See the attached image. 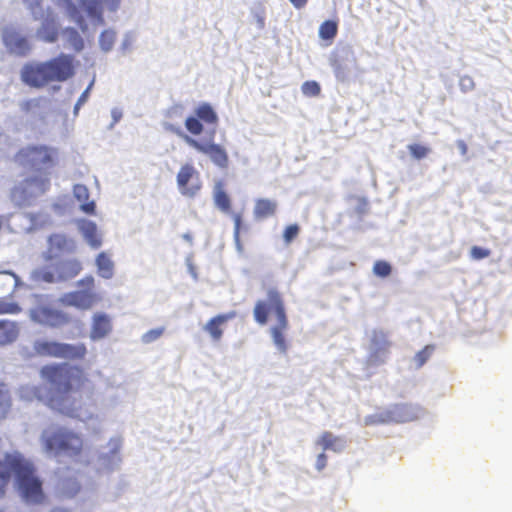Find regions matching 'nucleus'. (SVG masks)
Here are the masks:
<instances>
[{
  "instance_id": "nucleus-27",
  "label": "nucleus",
  "mask_w": 512,
  "mask_h": 512,
  "mask_svg": "<svg viewBox=\"0 0 512 512\" xmlns=\"http://www.w3.org/2000/svg\"><path fill=\"white\" fill-rule=\"evenodd\" d=\"M277 208V203L270 199H258L255 203L253 214L257 220L273 216Z\"/></svg>"
},
{
  "instance_id": "nucleus-64",
  "label": "nucleus",
  "mask_w": 512,
  "mask_h": 512,
  "mask_svg": "<svg viewBox=\"0 0 512 512\" xmlns=\"http://www.w3.org/2000/svg\"><path fill=\"white\" fill-rule=\"evenodd\" d=\"M83 104H78V101L76 102L75 106H74V114H77L80 107L82 106Z\"/></svg>"
},
{
  "instance_id": "nucleus-35",
  "label": "nucleus",
  "mask_w": 512,
  "mask_h": 512,
  "mask_svg": "<svg viewBox=\"0 0 512 512\" xmlns=\"http://www.w3.org/2000/svg\"><path fill=\"white\" fill-rule=\"evenodd\" d=\"M337 34V24L334 21H324L319 27V36L324 40H331Z\"/></svg>"
},
{
  "instance_id": "nucleus-58",
  "label": "nucleus",
  "mask_w": 512,
  "mask_h": 512,
  "mask_svg": "<svg viewBox=\"0 0 512 512\" xmlns=\"http://www.w3.org/2000/svg\"><path fill=\"white\" fill-rule=\"evenodd\" d=\"M457 148L459 149L460 153L465 156L467 154L468 147L466 143L463 140H457L456 142Z\"/></svg>"
},
{
  "instance_id": "nucleus-3",
  "label": "nucleus",
  "mask_w": 512,
  "mask_h": 512,
  "mask_svg": "<svg viewBox=\"0 0 512 512\" xmlns=\"http://www.w3.org/2000/svg\"><path fill=\"white\" fill-rule=\"evenodd\" d=\"M269 313L275 317V323L270 327L273 344L280 353L286 354L289 348V320L281 296L276 290H271L267 300L258 301L254 308L255 320L261 325L267 322Z\"/></svg>"
},
{
  "instance_id": "nucleus-13",
  "label": "nucleus",
  "mask_w": 512,
  "mask_h": 512,
  "mask_svg": "<svg viewBox=\"0 0 512 512\" xmlns=\"http://www.w3.org/2000/svg\"><path fill=\"white\" fill-rule=\"evenodd\" d=\"M2 38L7 49L15 55L23 56L30 51V45L26 37L13 28H5Z\"/></svg>"
},
{
  "instance_id": "nucleus-59",
  "label": "nucleus",
  "mask_w": 512,
  "mask_h": 512,
  "mask_svg": "<svg viewBox=\"0 0 512 512\" xmlns=\"http://www.w3.org/2000/svg\"><path fill=\"white\" fill-rule=\"evenodd\" d=\"M289 1L295 8L301 9L307 4L308 0H289Z\"/></svg>"
},
{
  "instance_id": "nucleus-6",
  "label": "nucleus",
  "mask_w": 512,
  "mask_h": 512,
  "mask_svg": "<svg viewBox=\"0 0 512 512\" xmlns=\"http://www.w3.org/2000/svg\"><path fill=\"white\" fill-rule=\"evenodd\" d=\"M50 186L46 172H40L19 182L11 191V200L19 207L30 206Z\"/></svg>"
},
{
  "instance_id": "nucleus-47",
  "label": "nucleus",
  "mask_w": 512,
  "mask_h": 512,
  "mask_svg": "<svg viewBox=\"0 0 512 512\" xmlns=\"http://www.w3.org/2000/svg\"><path fill=\"white\" fill-rule=\"evenodd\" d=\"M299 233V227L296 224L286 227L283 238L286 243H290Z\"/></svg>"
},
{
  "instance_id": "nucleus-21",
  "label": "nucleus",
  "mask_w": 512,
  "mask_h": 512,
  "mask_svg": "<svg viewBox=\"0 0 512 512\" xmlns=\"http://www.w3.org/2000/svg\"><path fill=\"white\" fill-rule=\"evenodd\" d=\"M316 444L323 450H332L334 452H340L345 447L344 439L335 436L329 431L323 432L317 440Z\"/></svg>"
},
{
  "instance_id": "nucleus-11",
  "label": "nucleus",
  "mask_w": 512,
  "mask_h": 512,
  "mask_svg": "<svg viewBox=\"0 0 512 512\" xmlns=\"http://www.w3.org/2000/svg\"><path fill=\"white\" fill-rule=\"evenodd\" d=\"M48 248L44 253L46 260H52L66 254H72L76 251L77 245L73 238L65 234H52L47 239Z\"/></svg>"
},
{
  "instance_id": "nucleus-42",
  "label": "nucleus",
  "mask_w": 512,
  "mask_h": 512,
  "mask_svg": "<svg viewBox=\"0 0 512 512\" xmlns=\"http://www.w3.org/2000/svg\"><path fill=\"white\" fill-rule=\"evenodd\" d=\"M391 265L386 261H376L373 266V272L376 276L387 277L391 273Z\"/></svg>"
},
{
  "instance_id": "nucleus-39",
  "label": "nucleus",
  "mask_w": 512,
  "mask_h": 512,
  "mask_svg": "<svg viewBox=\"0 0 512 512\" xmlns=\"http://www.w3.org/2000/svg\"><path fill=\"white\" fill-rule=\"evenodd\" d=\"M41 0H23L26 7L31 11L34 19H40L44 16V9L40 5Z\"/></svg>"
},
{
  "instance_id": "nucleus-4",
  "label": "nucleus",
  "mask_w": 512,
  "mask_h": 512,
  "mask_svg": "<svg viewBox=\"0 0 512 512\" xmlns=\"http://www.w3.org/2000/svg\"><path fill=\"white\" fill-rule=\"evenodd\" d=\"M72 75V58L65 54L45 62L27 63L21 69V80L35 88L43 87L50 82H63Z\"/></svg>"
},
{
  "instance_id": "nucleus-52",
  "label": "nucleus",
  "mask_w": 512,
  "mask_h": 512,
  "mask_svg": "<svg viewBox=\"0 0 512 512\" xmlns=\"http://www.w3.org/2000/svg\"><path fill=\"white\" fill-rule=\"evenodd\" d=\"M182 112L183 107L181 105H174L167 110L166 116L169 118L181 117Z\"/></svg>"
},
{
  "instance_id": "nucleus-12",
  "label": "nucleus",
  "mask_w": 512,
  "mask_h": 512,
  "mask_svg": "<svg viewBox=\"0 0 512 512\" xmlns=\"http://www.w3.org/2000/svg\"><path fill=\"white\" fill-rule=\"evenodd\" d=\"M31 316L35 321L51 327H59L69 321V317L65 314L45 306L33 308Z\"/></svg>"
},
{
  "instance_id": "nucleus-1",
  "label": "nucleus",
  "mask_w": 512,
  "mask_h": 512,
  "mask_svg": "<svg viewBox=\"0 0 512 512\" xmlns=\"http://www.w3.org/2000/svg\"><path fill=\"white\" fill-rule=\"evenodd\" d=\"M41 378L51 386L48 395L40 385H22L17 394L21 401L31 403L42 402L50 409L79 420L93 418V413L83 411L82 405L72 397L73 393L82 390L89 383L84 368L68 363H52L44 365L40 370Z\"/></svg>"
},
{
  "instance_id": "nucleus-14",
  "label": "nucleus",
  "mask_w": 512,
  "mask_h": 512,
  "mask_svg": "<svg viewBox=\"0 0 512 512\" xmlns=\"http://www.w3.org/2000/svg\"><path fill=\"white\" fill-rule=\"evenodd\" d=\"M39 20H41V26L37 29V38L48 43H54L58 37V27L53 14L44 11L43 18Z\"/></svg>"
},
{
  "instance_id": "nucleus-24",
  "label": "nucleus",
  "mask_w": 512,
  "mask_h": 512,
  "mask_svg": "<svg viewBox=\"0 0 512 512\" xmlns=\"http://www.w3.org/2000/svg\"><path fill=\"white\" fill-rule=\"evenodd\" d=\"M92 290H75L70 293V303L81 309H88L96 302V297L91 293Z\"/></svg>"
},
{
  "instance_id": "nucleus-20",
  "label": "nucleus",
  "mask_w": 512,
  "mask_h": 512,
  "mask_svg": "<svg viewBox=\"0 0 512 512\" xmlns=\"http://www.w3.org/2000/svg\"><path fill=\"white\" fill-rule=\"evenodd\" d=\"M74 197L80 202V210L86 214L95 212V202L89 200V190L85 185L76 184L73 188Z\"/></svg>"
},
{
  "instance_id": "nucleus-15",
  "label": "nucleus",
  "mask_w": 512,
  "mask_h": 512,
  "mask_svg": "<svg viewBox=\"0 0 512 512\" xmlns=\"http://www.w3.org/2000/svg\"><path fill=\"white\" fill-rule=\"evenodd\" d=\"M371 341L375 349L369 356V362L373 365L383 363L390 346L386 333L383 331H374Z\"/></svg>"
},
{
  "instance_id": "nucleus-41",
  "label": "nucleus",
  "mask_w": 512,
  "mask_h": 512,
  "mask_svg": "<svg viewBox=\"0 0 512 512\" xmlns=\"http://www.w3.org/2000/svg\"><path fill=\"white\" fill-rule=\"evenodd\" d=\"M185 126L187 130L194 135H199L203 131L202 123L198 118L193 116H190L185 120Z\"/></svg>"
},
{
  "instance_id": "nucleus-19",
  "label": "nucleus",
  "mask_w": 512,
  "mask_h": 512,
  "mask_svg": "<svg viewBox=\"0 0 512 512\" xmlns=\"http://www.w3.org/2000/svg\"><path fill=\"white\" fill-rule=\"evenodd\" d=\"M110 318L105 314H96L93 318L90 336L92 339H101L111 331Z\"/></svg>"
},
{
  "instance_id": "nucleus-44",
  "label": "nucleus",
  "mask_w": 512,
  "mask_h": 512,
  "mask_svg": "<svg viewBox=\"0 0 512 512\" xmlns=\"http://www.w3.org/2000/svg\"><path fill=\"white\" fill-rule=\"evenodd\" d=\"M391 420H392L391 413L384 412V413H379V414L369 416L366 418L365 421H366L367 425H376V424L387 423Z\"/></svg>"
},
{
  "instance_id": "nucleus-60",
  "label": "nucleus",
  "mask_w": 512,
  "mask_h": 512,
  "mask_svg": "<svg viewBox=\"0 0 512 512\" xmlns=\"http://www.w3.org/2000/svg\"><path fill=\"white\" fill-rule=\"evenodd\" d=\"M81 284L86 285L87 287L94 285V278L92 276L86 277L85 279L80 281Z\"/></svg>"
},
{
  "instance_id": "nucleus-55",
  "label": "nucleus",
  "mask_w": 512,
  "mask_h": 512,
  "mask_svg": "<svg viewBox=\"0 0 512 512\" xmlns=\"http://www.w3.org/2000/svg\"><path fill=\"white\" fill-rule=\"evenodd\" d=\"M94 84V80L91 81V83L88 85V87L82 92L80 97L78 98V104H84L88 100L90 90Z\"/></svg>"
},
{
  "instance_id": "nucleus-57",
  "label": "nucleus",
  "mask_w": 512,
  "mask_h": 512,
  "mask_svg": "<svg viewBox=\"0 0 512 512\" xmlns=\"http://www.w3.org/2000/svg\"><path fill=\"white\" fill-rule=\"evenodd\" d=\"M111 116L113 122L111 123L110 128H113V126L122 118V111L118 108H113L111 110Z\"/></svg>"
},
{
  "instance_id": "nucleus-34",
  "label": "nucleus",
  "mask_w": 512,
  "mask_h": 512,
  "mask_svg": "<svg viewBox=\"0 0 512 512\" xmlns=\"http://www.w3.org/2000/svg\"><path fill=\"white\" fill-rule=\"evenodd\" d=\"M19 276L11 271H0V287L18 288L21 285Z\"/></svg>"
},
{
  "instance_id": "nucleus-25",
  "label": "nucleus",
  "mask_w": 512,
  "mask_h": 512,
  "mask_svg": "<svg viewBox=\"0 0 512 512\" xmlns=\"http://www.w3.org/2000/svg\"><path fill=\"white\" fill-rule=\"evenodd\" d=\"M19 335V329L15 322L0 320V346L14 342Z\"/></svg>"
},
{
  "instance_id": "nucleus-62",
  "label": "nucleus",
  "mask_w": 512,
  "mask_h": 512,
  "mask_svg": "<svg viewBox=\"0 0 512 512\" xmlns=\"http://www.w3.org/2000/svg\"><path fill=\"white\" fill-rule=\"evenodd\" d=\"M187 265H188L189 272L191 273V275H192V276H194V277H195L194 267H193V265L189 262V260H187Z\"/></svg>"
},
{
  "instance_id": "nucleus-46",
  "label": "nucleus",
  "mask_w": 512,
  "mask_h": 512,
  "mask_svg": "<svg viewBox=\"0 0 512 512\" xmlns=\"http://www.w3.org/2000/svg\"><path fill=\"white\" fill-rule=\"evenodd\" d=\"M459 87L464 93L470 92L475 87L474 80L470 76L464 75L459 79Z\"/></svg>"
},
{
  "instance_id": "nucleus-26",
  "label": "nucleus",
  "mask_w": 512,
  "mask_h": 512,
  "mask_svg": "<svg viewBox=\"0 0 512 512\" xmlns=\"http://www.w3.org/2000/svg\"><path fill=\"white\" fill-rule=\"evenodd\" d=\"M13 407V399L7 384L0 382V422L6 420Z\"/></svg>"
},
{
  "instance_id": "nucleus-23",
  "label": "nucleus",
  "mask_w": 512,
  "mask_h": 512,
  "mask_svg": "<svg viewBox=\"0 0 512 512\" xmlns=\"http://www.w3.org/2000/svg\"><path fill=\"white\" fill-rule=\"evenodd\" d=\"M30 280L35 284L46 283L55 284L57 283V277L55 270L51 266H43L33 269L30 272Z\"/></svg>"
},
{
  "instance_id": "nucleus-16",
  "label": "nucleus",
  "mask_w": 512,
  "mask_h": 512,
  "mask_svg": "<svg viewBox=\"0 0 512 512\" xmlns=\"http://www.w3.org/2000/svg\"><path fill=\"white\" fill-rule=\"evenodd\" d=\"M234 317V312L216 315L205 324L203 329L214 342H219L223 336L224 325Z\"/></svg>"
},
{
  "instance_id": "nucleus-9",
  "label": "nucleus",
  "mask_w": 512,
  "mask_h": 512,
  "mask_svg": "<svg viewBox=\"0 0 512 512\" xmlns=\"http://www.w3.org/2000/svg\"><path fill=\"white\" fill-rule=\"evenodd\" d=\"M176 182L179 192L186 197H194L201 189L199 172L192 164L181 166Z\"/></svg>"
},
{
  "instance_id": "nucleus-33",
  "label": "nucleus",
  "mask_w": 512,
  "mask_h": 512,
  "mask_svg": "<svg viewBox=\"0 0 512 512\" xmlns=\"http://www.w3.org/2000/svg\"><path fill=\"white\" fill-rule=\"evenodd\" d=\"M197 118L203 120L206 123H216L218 120L216 112L212 106L208 103L201 104L195 111Z\"/></svg>"
},
{
  "instance_id": "nucleus-2",
  "label": "nucleus",
  "mask_w": 512,
  "mask_h": 512,
  "mask_svg": "<svg viewBox=\"0 0 512 512\" xmlns=\"http://www.w3.org/2000/svg\"><path fill=\"white\" fill-rule=\"evenodd\" d=\"M12 478L18 495L25 503H45L43 479L34 463L19 451L6 452L0 458V499L5 496Z\"/></svg>"
},
{
  "instance_id": "nucleus-63",
  "label": "nucleus",
  "mask_w": 512,
  "mask_h": 512,
  "mask_svg": "<svg viewBox=\"0 0 512 512\" xmlns=\"http://www.w3.org/2000/svg\"><path fill=\"white\" fill-rule=\"evenodd\" d=\"M50 512H69V511L66 509H63V508L56 507V508L52 509Z\"/></svg>"
},
{
  "instance_id": "nucleus-54",
  "label": "nucleus",
  "mask_w": 512,
  "mask_h": 512,
  "mask_svg": "<svg viewBox=\"0 0 512 512\" xmlns=\"http://www.w3.org/2000/svg\"><path fill=\"white\" fill-rule=\"evenodd\" d=\"M327 465V456L325 453H320L318 456H317V459H316V469L318 471H321L323 470Z\"/></svg>"
},
{
  "instance_id": "nucleus-7",
  "label": "nucleus",
  "mask_w": 512,
  "mask_h": 512,
  "mask_svg": "<svg viewBox=\"0 0 512 512\" xmlns=\"http://www.w3.org/2000/svg\"><path fill=\"white\" fill-rule=\"evenodd\" d=\"M33 349L38 356L67 359L71 361L83 360L87 354L86 345L68 344L56 341L37 340Z\"/></svg>"
},
{
  "instance_id": "nucleus-18",
  "label": "nucleus",
  "mask_w": 512,
  "mask_h": 512,
  "mask_svg": "<svg viewBox=\"0 0 512 512\" xmlns=\"http://www.w3.org/2000/svg\"><path fill=\"white\" fill-rule=\"evenodd\" d=\"M78 228L84 239L92 248H98L101 245V238L98 235L97 225L90 220H80Z\"/></svg>"
},
{
  "instance_id": "nucleus-61",
  "label": "nucleus",
  "mask_w": 512,
  "mask_h": 512,
  "mask_svg": "<svg viewBox=\"0 0 512 512\" xmlns=\"http://www.w3.org/2000/svg\"><path fill=\"white\" fill-rule=\"evenodd\" d=\"M182 238L187 241L189 244H192V235L190 233H184Z\"/></svg>"
},
{
  "instance_id": "nucleus-53",
  "label": "nucleus",
  "mask_w": 512,
  "mask_h": 512,
  "mask_svg": "<svg viewBox=\"0 0 512 512\" xmlns=\"http://www.w3.org/2000/svg\"><path fill=\"white\" fill-rule=\"evenodd\" d=\"M234 220V239L237 245H239V232L241 226V216L239 214H235L233 216Z\"/></svg>"
},
{
  "instance_id": "nucleus-32",
  "label": "nucleus",
  "mask_w": 512,
  "mask_h": 512,
  "mask_svg": "<svg viewBox=\"0 0 512 512\" xmlns=\"http://www.w3.org/2000/svg\"><path fill=\"white\" fill-rule=\"evenodd\" d=\"M214 202L215 205L223 212L230 210V199L227 193L222 189L221 183H217L214 188Z\"/></svg>"
},
{
  "instance_id": "nucleus-5",
  "label": "nucleus",
  "mask_w": 512,
  "mask_h": 512,
  "mask_svg": "<svg viewBox=\"0 0 512 512\" xmlns=\"http://www.w3.org/2000/svg\"><path fill=\"white\" fill-rule=\"evenodd\" d=\"M40 441L46 453L63 455L75 461L83 456L86 448L83 435L66 426L45 429Z\"/></svg>"
},
{
  "instance_id": "nucleus-43",
  "label": "nucleus",
  "mask_w": 512,
  "mask_h": 512,
  "mask_svg": "<svg viewBox=\"0 0 512 512\" xmlns=\"http://www.w3.org/2000/svg\"><path fill=\"white\" fill-rule=\"evenodd\" d=\"M334 74L336 78L340 81H346L350 77V70L347 65H344L338 61H335L333 64Z\"/></svg>"
},
{
  "instance_id": "nucleus-30",
  "label": "nucleus",
  "mask_w": 512,
  "mask_h": 512,
  "mask_svg": "<svg viewBox=\"0 0 512 512\" xmlns=\"http://www.w3.org/2000/svg\"><path fill=\"white\" fill-rule=\"evenodd\" d=\"M96 265L98 268V273L101 277L105 279H109L113 275V262L112 260L105 254L100 253L96 259Z\"/></svg>"
},
{
  "instance_id": "nucleus-22",
  "label": "nucleus",
  "mask_w": 512,
  "mask_h": 512,
  "mask_svg": "<svg viewBox=\"0 0 512 512\" xmlns=\"http://www.w3.org/2000/svg\"><path fill=\"white\" fill-rule=\"evenodd\" d=\"M56 5L63 8L67 16L74 21L84 32L87 29L84 18L78 8L71 0H52Z\"/></svg>"
},
{
  "instance_id": "nucleus-48",
  "label": "nucleus",
  "mask_w": 512,
  "mask_h": 512,
  "mask_svg": "<svg viewBox=\"0 0 512 512\" xmlns=\"http://www.w3.org/2000/svg\"><path fill=\"white\" fill-rule=\"evenodd\" d=\"M161 125L165 131L174 133V134L180 136L183 140H184V137L187 136L186 134L183 133L180 126L172 124L168 121H163Z\"/></svg>"
},
{
  "instance_id": "nucleus-10",
  "label": "nucleus",
  "mask_w": 512,
  "mask_h": 512,
  "mask_svg": "<svg viewBox=\"0 0 512 512\" xmlns=\"http://www.w3.org/2000/svg\"><path fill=\"white\" fill-rule=\"evenodd\" d=\"M184 141L187 145L194 148L200 153L208 155L213 164L221 169L228 167L229 158L225 149L213 142L202 144L190 136H185Z\"/></svg>"
},
{
  "instance_id": "nucleus-17",
  "label": "nucleus",
  "mask_w": 512,
  "mask_h": 512,
  "mask_svg": "<svg viewBox=\"0 0 512 512\" xmlns=\"http://www.w3.org/2000/svg\"><path fill=\"white\" fill-rule=\"evenodd\" d=\"M57 283L74 278L81 270V265L76 260H66L60 262L55 268Z\"/></svg>"
},
{
  "instance_id": "nucleus-45",
  "label": "nucleus",
  "mask_w": 512,
  "mask_h": 512,
  "mask_svg": "<svg viewBox=\"0 0 512 512\" xmlns=\"http://www.w3.org/2000/svg\"><path fill=\"white\" fill-rule=\"evenodd\" d=\"M408 149L411 155L417 160L425 158L430 152L428 147L422 146L420 144H410L408 145Z\"/></svg>"
},
{
  "instance_id": "nucleus-31",
  "label": "nucleus",
  "mask_w": 512,
  "mask_h": 512,
  "mask_svg": "<svg viewBox=\"0 0 512 512\" xmlns=\"http://www.w3.org/2000/svg\"><path fill=\"white\" fill-rule=\"evenodd\" d=\"M117 33L113 29L104 30L98 39L99 47L102 52L109 53L112 51L115 41H116Z\"/></svg>"
},
{
  "instance_id": "nucleus-29",
  "label": "nucleus",
  "mask_w": 512,
  "mask_h": 512,
  "mask_svg": "<svg viewBox=\"0 0 512 512\" xmlns=\"http://www.w3.org/2000/svg\"><path fill=\"white\" fill-rule=\"evenodd\" d=\"M62 39L75 51H80L84 47V41L78 31L74 28H65L61 33Z\"/></svg>"
},
{
  "instance_id": "nucleus-40",
  "label": "nucleus",
  "mask_w": 512,
  "mask_h": 512,
  "mask_svg": "<svg viewBox=\"0 0 512 512\" xmlns=\"http://www.w3.org/2000/svg\"><path fill=\"white\" fill-rule=\"evenodd\" d=\"M21 311L19 305L15 302L7 301L0 298V315L1 314H17Z\"/></svg>"
},
{
  "instance_id": "nucleus-50",
  "label": "nucleus",
  "mask_w": 512,
  "mask_h": 512,
  "mask_svg": "<svg viewBox=\"0 0 512 512\" xmlns=\"http://www.w3.org/2000/svg\"><path fill=\"white\" fill-rule=\"evenodd\" d=\"M471 256L473 259L480 260L486 258L489 255V251L478 246L471 248Z\"/></svg>"
},
{
  "instance_id": "nucleus-49",
  "label": "nucleus",
  "mask_w": 512,
  "mask_h": 512,
  "mask_svg": "<svg viewBox=\"0 0 512 512\" xmlns=\"http://www.w3.org/2000/svg\"><path fill=\"white\" fill-rule=\"evenodd\" d=\"M164 329L163 328H156L148 331L143 335V341L145 343H150L152 341H155L163 334Z\"/></svg>"
},
{
  "instance_id": "nucleus-28",
  "label": "nucleus",
  "mask_w": 512,
  "mask_h": 512,
  "mask_svg": "<svg viewBox=\"0 0 512 512\" xmlns=\"http://www.w3.org/2000/svg\"><path fill=\"white\" fill-rule=\"evenodd\" d=\"M88 16L97 23H103L102 5L100 0H78Z\"/></svg>"
},
{
  "instance_id": "nucleus-56",
  "label": "nucleus",
  "mask_w": 512,
  "mask_h": 512,
  "mask_svg": "<svg viewBox=\"0 0 512 512\" xmlns=\"http://www.w3.org/2000/svg\"><path fill=\"white\" fill-rule=\"evenodd\" d=\"M109 11L115 12L119 9L121 0H103Z\"/></svg>"
},
{
  "instance_id": "nucleus-38",
  "label": "nucleus",
  "mask_w": 512,
  "mask_h": 512,
  "mask_svg": "<svg viewBox=\"0 0 512 512\" xmlns=\"http://www.w3.org/2000/svg\"><path fill=\"white\" fill-rule=\"evenodd\" d=\"M301 91L305 96L315 97L320 94L321 88L316 81H306L302 84Z\"/></svg>"
},
{
  "instance_id": "nucleus-51",
  "label": "nucleus",
  "mask_w": 512,
  "mask_h": 512,
  "mask_svg": "<svg viewBox=\"0 0 512 512\" xmlns=\"http://www.w3.org/2000/svg\"><path fill=\"white\" fill-rule=\"evenodd\" d=\"M30 217H31L32 228H34V229H36L39 226H42V225H44L45 223L48 222V216L47 215L42 216V215L31 214Z\"/></svg>"
},
{
  "instance_id": "nucleus-36",
  "label": "nucleus",
  "mask_w": 512,
  "mask_h": 512,
  "mask_svg": "<svg viewBox=\"0 0 512 512\" xmlns=\"http://www.w3.org/2000/svg\"><path fill=\"white\" fill-rule=\"evenodd\" d=\"M136 41V33L134 31H126L123 34L121 45H120V52L122 56H126L132 51V46Z\"/></svg>"
},
{
  "instance_id": "nucleus-37",
  "label": "nucleus",
  "mask_w": 512,
  "mask_h": 512,
  "mask_svg": "<svg viewBox=\"0 0 512 512\" xmlns=\"http://www.w3.org/2000/svg\"><path fill=\"white\" fill-rule=\"evenodd\" d=\"M434 350V345H426L422 350H420L414 357L417 367H422L426 363V361L431 357Z\"/></svg>"
},
{
  "instance_id": "nucleus-8",
  "label": "nucleus",
  "mask_w": 512,
  "mask_h": 512,
  "mask_svg": "<svg viewBox=\"0 0 512 512\" xmlns=\"http://www.w3.org/2000/svg\"><path fill=\"white\" fill-rule=\"evenodd\" d=\"M18 160L24 165L42 172L41 170L47 168L52 163L51 153L48 148L43 146H29L22 149L18 155Z\"/></svg>"
}]
</instances>
